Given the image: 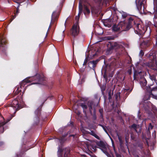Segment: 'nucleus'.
<instances>
[{
    "label": "nucleus",
    "instance_id": "obj_1",
    "mask_svg": "<svg viewBox=\"0 0 157 157\" xmlns=\"http://www.w3.org/2000/svg\"><path fill=\"white\" fill-rule=\"evenodd\" d=\"M133 22L135 25V32L138 34H142L145 32L147 29L148 28L146 26L143 27L139 23L136 24L135 22L133 21V19L131 17H129L128 19V24L127 25V27L128 26L131 27V24ZM126 26V25L124 22H120L118 25H114L113 28V29L115 31H123L125 30V28Z\"/></svg>",
    "mask_w": 157,
    "mask_h": 157
},
{
    "label": "nucleus",
    "instance_id": "obj_2",
    "mask_svg": "<svg viewBox=\"0 0 157 157\" xmlns=\"http://www.w3.org/2000/svg\"><path fill=\"white\" fill-rule=\"evenodd\" d=\"M98 145L100 147L101 150L108 157H114L113 155H110L107 152L109 149L108 145L102 141H100L98 143Z\"/></svg>",
    "mask_w": 157,
    "mask_h": 157
},
{
    "label": "nucleus",
    "instance_id": "obj_3",
    "mask_svg": "<svg viewBox=\"0 0 157 157\" xmlns=\"http://www.w3.org/2000/svg\"><path fill=\"white\" fill-rule=\"evenodd\" d=\"M69 148H66L62 150L60 149L59 147L58 151V157H62V154L64 153V157H69Z\"/></svg>",
    "mask_w": 157,
    "mask_h": 157
},
{
    "label": "nucleus",
    "instance_id": "obj_4",
    "mask_svg": "<svg viewBox=\"0 0 157 157\" xmlns=\"http://www.w3.org/2000/svg\"><path fill=\"white\" fill-rule=\"evenodd\" d=\"M79 31V27L78 24L77 23L74 24L71 30L72 35L74 36H77L78 34Z\"/></svg>",
    "mask_w": 157,
    "mask_h": 157
},
{
    "label": "nucleus",
    "instance_id": "obj_5",
    "mask_svg": "<svg viewBox=\"0 0 157 157\" xmlns=\"http://www.w3.org/2000/svg\"><path fill=\"white\" fill-rule=\"evenodd\" d=\"M144 1H143V0H136V2H138V4L136 3L137 7L138 10L142 12V11H144Z\"/></svg>",
    "mask_w": 157,
    "mask_h": 157
},
{
    "label": "nucleus",
    "instance_id": "obj_6",
    "mask_svg": "<svg viewBox=\"0 0 157 157\" xmlns=\"http://www.w3.org/2000/svg\"><path fill=\"white\" fill-rule=\"evenodd\" d=\"M11 106L16 110L20 109V106L18 104V100L17 99H15L12 101L11 103Z\"/></svg>",
    "mask_w": 157,
    "mask_h": 157
},
{
    "label": "nucleus",
    "instance_id": "obj_7",
    "mask_svg": "<svg viewBox=\"0 0 157 157\" xmlns=\"http://www.w3.org/2000/svg\"><path fill=\"white\" fill-rule=\"evenodd\" d=\"M123 44L120 42H115L111 44V49H116L118 48H121L123 47Z\"/></svg>",
    "mask_w": 157,
    "mask_h": 157
},
{
    "label": "nucleus",
    "instance_id": "obj_8",
    "mask_svg": "<svg viewBox=\"0 0 157 157\" xmlns=\"http://www.w3.org/2000/svg\"><path fill=\"white\" fill-rule=\"evenodd\" d=\"M36 76L33 77H29L24 80L22 82L21 84V86L25 85L26 83H28L36 80Z\"/></svg>",
    "mask_w": 157,
    "mask_h": 157
},
{
    "label": "nucleus",
    "instance_id": "obj_9",
    "mask_svg": "<svg viewBox=\"0 0 157 157\" xmlns=\"http://www.w3.org/2000/svg\"><path fill=\"white\" fill-rule=\"evenodd\" d=\"M82 4L79 2V12L77 16H76L75 17V20H76V23L78 24V22L79 19V15L81 13H82Z\"/></svg>",
    "mask_w": 157,
    "mask_h": 157
},
{
    "label": "nucleus",
    "instance_id": "obj_10",
    "mask_svg": "<svg viewBox=\"0 0 157 157\" xmlns=\"http://www.w3.org/2000/svg\"><path fill=\"white\" fill-rule=\"evenodd\" d=\"M99 60L98 59L95 60H93L90 61L88 63V66L91 68H92L94 70V68L96 66V64L97 63Z\"/></svg>",
    "mask_w": 157,
    "mask_h": 157
},
{
    "label": "nucleus",
    "instance_id": "obj_11",
    "mask_svg": "<svg viewBox=\"0 0 157 157\" xmlns=\"http://www.w3.org/2000/svg\"><path fill=\"white\" fill-rule=\"evenodd\" d=\"M147 82L146 80L144 78L142 79L140 82V84L142 87H143L147 85Z\"/></svg>",
    "mask_w": 157,
    "mask_h": 157
},
{
    "label": "nucleus",
    "instance_id": "obj_12",
    "mask_svg": "<svg viewBox=\"0 0 157 157\" xmlns=\"http://www.w3.org/2000/svg\"><path fill=\"white\" fill-rule=\"evenodd\" d=\"M151 93L150 92L146 93L143 98L144 100L145 101L149 100L150 98L151 97Z\"/></svg>",
    "mask_w": 157,
    "mask_h": 157
},
{
    "label": "nucleus",
    "instance_id": "obj_13",
    "mask_svg": "<svg viewBox=\"0 0 157 157\" xmlns=\"http://www.w3.org/2000/svg\"><path fill=\"white\" fill-rule=\"evenodd\" d=\"M84 13L86 15V14H89L90 13V11L88 8L86 6H85L84 7Z\"/></svg>",
    "mask_w": 157,
    "mask_h": 157
},
{
    "label": "nucleus",
    "instance_id": "obj_14",
    "mask_svg": "<svg viewBox=\"0 0 157 157\" xmlns=\"http://www.w3.org/2000/svg\"><path fill=\"white\" fill-rule=\"evenodd\" d=\"M108 1V0H98V2L100 5L104 3L107 4Z\"/></svg>",
    "mask_w": 157,
    "mask_h": 157
},
{
    "label": "nucleus",
    "instance_id": "obj_15",
    "mask_svg": "<svg viewBox=\"0 0 157 157\" xmlns=\"http://www.w3.org/2000/svg\"><path fill=\"white\" fill-rule=\"evenodd\" d=\"M93 103L92 102H89L88 104V106L89 108L90 111V113L92 112V105Z\"/></svg>",
    "mask_w": 157,
    "mask_h": 157
},
{
    "label": "nucleus",
    "instance_id": "obj_16",
    "mask_svg": "<svg viewBox=\"0 0 157 157\" xmlns=\"http://www.w3.org/2000/svg\"><path fill=\"white\" fill-rule=\"evenodd\" d=\"M56 14V11L53 12L52 17V21L55 19L57 17V15Z\"/></svg>",
    "mask_w": 157,
    "mask_h": 157
},
{
    "label": "nucleus",
    "instance_id": "obj_17",
    "mask_svg": "<svg viewBox=\"0 0 157 157\" xmlns=\"http://www.w3.org/2000/svg\"><path fill=\"white\" fill-rule=\"evenodd\" d=\"M81 106L83 109L84 112H85V110L87 108V106L84 103H82L81 104Z\"/></svg>",
    "mask_w": 157,
    "mask_h": 157
},
{
    "label": "nucleus",
    "instance_id": "obj_18",
    "mask_svg": "<svg viewBox=\"0 0 157 157\" xmlns=\"http://www.w3.org/2000/svg\"><path fill=\"white\" fill-rule=\"evenodd\" d=\"M153 4L154 5V9H157V0H153Z\"/></svg>",
    "mask_w": 157,
    "mask_h": 157
},
{
    "label": "nucleus",
    "instance_id": "obj_19",
    "mask_svg": "<svg viewBox=\"0 0 157 157\" xmlns=\"http://www.w3.org/2000/svg\"><path fill=\"white\" fill-rule=\"evenodd\" d=\"M91 134L93 136H94L96 138L98 139H99V136L97 135L96 134H95L94 133L92 132H91Z\"/></svg>",
    "mask_w": 157,
    "mask_h": 157
},
{
    "label": "nucleus",
    "instance_id": "obj_20",
    "mask_svg": "<svg viewBox=\"0 0 157 157\" xmlns=\"http://www.w3.org/2000/svg\"><path fill=\"white\" fill-rule=\"evenodd\" d=\"M150 95H151V97L157 100V96L154 95L151 93Z\"/></svg>",
    "mask_w": 157,
    "mask_h": 157
},
{
    "label": "nucleus",
    "instance_id": "obj_21",
    "mask_svg": "<svg viewBox=\"0 0 157 157\" xmlns=\"http://www.w3.org/2000/svg\"><path fill=\"white\" fill-rule=\"evenodd\" d=\"M88 61V58L87 57L84 60L83 65H86Z\"/></svg>",
    "mask_w": 157,
    "mask_h": 157
},
{
    "label": "nucleus",
    "instance_id": "obj_22",
    "mask_svg": "<svg viewBox=\"0 0 157 157\" xmlns=\"http://www.w3.org/2000/svg\"><path fill=\"white\" fill-rule=\"evenodd\" d=\"M7 122H5V121L1 122H0V126H3L4 124H5Z\"/></svg>",
    "mask_w": 157,
    "mask_h": 157
},
{
    "label": "nucleus",
    "instance_id": "obj_23",
    "mask_svg": "<svg viewBox=\"0 0 157 157\" xmlns=\"http://www.w3.org/2000/svg\"><path fill=\"white\" fill-rule=\"evenodd\" d=\"M127 15V14L125 13H123L122 14V16L124 18H125L126 17Z\"/></svg>",
    "mask_w": 157,
    "mask_h": 157
},
{
    "label": "nucleus",
    "instance_id": "obj_24",
    "mask_svg": "<svg viewBox=\"0 0 157 157\" xmlns=\"http://www.w3.org/2000/svg\"><path fill=\"white\" fill-rule=\"evenodd\" d=\"M131 127L132 128H133L135 129V130L136 131V124H133V125H132Z\"/></svg>",
    "mask_w": 157,
    "mask_h": 157
},
{
    "label": "nucleus",
    "instance_id": "obj_25",
    "mask_svg": "<svg viewBox=\"0 0 157 157\" xmlns=\"http://www.w3.org/2000/svg\"><path fill=\"white\" fill-rule=\"evenodd\" d=\"M153 128V126L151 125V123H150L149 124V127H148V129H151Z\"/></svg>",
    "mask_w": 157,
    "mask_h": 157
},
{
    "label": "nucleus",
    "instance_id": "obj_26",
    "mask_svg": "<svg viewBox=\"0 0 157 157\" xmlns=\"http://www.w3.org/2000/svg\"><path fill=\"white\" fill-rule=\"evenodd\" d=\"M100 125L103 128V129L105 131V132H107V131L105 127L104 126H103V125Z\"/></svg>",
    "mask_w": 157,
    "mask_h": 157
},
{
    "label": "nucleus",
    "instance_id": "obj_27",
    "mask_svg": "<svg viewBox=\"0 0 157 157\" xmlns=\"http://www.w3.org/2000/svg\"><path fill=\"white\" fill-rule=\"evenodd\" d=\"M81 130L82 131V132L84 134H85V133H86V132H85V131H84V129L83 128H81Z\"/></svg>",
    "mask_w": 157,
    "mask_h": 157
},
{
    "label": "nucleus",
    "instance_id": "obj_28",
    "mask_svg": "<svg viewBox=\"0 0 157 157\" xmlns=\"http://www.w3.org/2000/svg\"><path fill=\"white\" fill-rule=\"evenodd\" d=\"M116 154L117 157H122L121 156L120 154H119L117 153H116Z\"/></svg>",
    "mask_w": 157,
    "mask_h": 157
},
{
    "label": "nucleus",
    "instance_id": "obj_29",
    "mask_svg": "<svg viewBox=\"0 0 157 157\" xmlns=\"http://www.w3.org/2000/svg\"><path fill=\"white\" fill-rule=\"evenodd\" d=\"M140 54L142 56H143L144 55V53H143V52L141 51L140 52Z\"/></svg>",
    "mask_w": 157,
    "mask_h": 157
},
{
    "label": "nucleus",
    "instance_id": "obj_30",
    "mask_svg": "<svg viewBox=\"0 0 157 157\" xmlns=\"http://www.w3.org/2000/svg\"><path fill=\"white\" fill-rule=\"evenodd\" d=\"M131 70H129L128 72V73L129 74H130L131 73Z\"/></svg>",
    "mask_w": 157,
    "mask_h": 157
},
{
    "label": "nucleus",
    "instance_id": "obj_31",
    "mask_svg": "<svg viewBox=\"0 0 157 157\" xmlns=\"http://www.w3.org/2000/svg\"><path fill=\"white\" fill-rule=\"evenodd\" d=\"M16 16V15H15V16L13 17V19L11 21H12L13 19H14L15 18Z\"/></svg>",
    "mask_w": 157,
    "mask_h": 157
},
{
    "label": "nucleus",
    "instance_id": "obj_32",
    "mask_svg": "<svg viewBox=\"0 0 157 157\" xmlns=\"http://www.w3.org/2000/svg\"><path fill=\"white\" fill-rule=\"evenodd\" d=\"M102 110L101 109H100L99 110V112H100V113H101V112H102Z\"/></svg>",
    "mask_w": 157,
    "mask_h": 157
},
{
    "label": "nucleus",
    "instance_id": "obj_33",
    "mask_svg": "<svg viewBox=\"0 0 157 157\" xmlns=\"http://www.w3.org/2000/svg\"><path fill=\"white\" fill-rule=\"evenodd\" d=\"M36 83H38V84H40V82H38V83H32V84H36Z\"/></svg>",
    "mask_w": 157,
    "mask_h": 157
},
{
    "label": "nucleus",
    "instance_id": "obj_34",
    "mask_svg": "<svg viewBox=\"0 0 157 157\" xmlns=\"http://www.w3.org/2000/svg\"><path fill=\"white\" fill-rule=\"evenodd\" d=\"M18 9H17V12H16V13L17 14V13H18Z\"/></svg>",
    "mask_w": 157,
    "mask_h": 157
},
{
    "label": "nucleus",
    "instance_id": "obj_35",
    "mask_svg": "<svg viewBox=\"0 0 157 157\" xmlns=\"http://www.w3.org/2000/svg\"><path fill=\"white\" fill-rule=\"evenodd\" d=\"M37 80L38 81H39L40 80V79H39V78H38V79H37Z\"/></svg>",
    "mask_w": 157,
    "mask_h": 157
},
{
    "label": "nucleus",
    "instance_id": "obj_36",
    "mask_svg": "<svg viewBox=\"0 0 157 157\" xmlns=\"http://www.w3.org/2000/svg\"><path fill=\"white\" fill-rule=\"evenodd\" d=\"M82 155V156H84V157H85V155Z\"/></svg>",
    "mask_w": 157,
    "mask_h": 157
},
{
    "label": "nucleus",
    "instance_id": "obj_37",
    "mask_svg": "<svg viewBox=\"0 0 157 157\" xmlns=\"http://www.w3.org/2000/svg\"><path fill=\"white\" fill-rule=\"evenodd\" d=\"M118 138H119V139L120 141H121V139H120V138H119V137H118Z\"/></svg>",
    "mask_w": 157,
    "mask_h": 157
},
{
    "label": "nucleus",
    "instance_id": "obj_38",
    "mask_svg": "<svg viewBox=\"0 0 157 157\" xmlns=\"http://www.w3.org/2000/svg\"><path fill=\"white\" fill-rule=\"evenodd\" d=\"M86 146L88 147V145H86Z\"/></svg>",
    "mask_w": 157,
    "mask_h": 157
},
{
    "label": "nucleus",
    "instance_id": "obj_39",
    "mask_svg": "<svg viewBox=\"0 0 157 157\" xmlns=\"http://www.w3.org/2000/svg\"><path fill=\"white\" fill-rule=\"evenodd\" d=\"M84 71V70H83L82 71Z\"/></svg>",
    "mask_w": 157,
    "mask_h": 157
},
{
    "label": "nucleus",
    "instance_id": "obj_40",
    "mask_svg": "<svg viewBox=\"0 0 157 157\" xmlns=\"http://www.w3.org/2000/svg\"><path fill=\"white\" fill-rule=\"evenodd\" d=\"M148 109H149V106H148Z\"/></svg>",
    "mask_w": 157,
    "mask_h": 157
},
{
    "label": "nucleus",
    "instance_id": "obj_41",
    "mask_svg": "<svg viewBox=\"0 0 157 157\" xmlns=\"http://www.w3.org/2000/svg\"><path fill=\"white\" fill-rule=\"evenodd\" d=\"M95 157H96V156H95Z\"/></svg>",
    "mask_w": 157,
    "mask_h": 157
}]
</instances>
